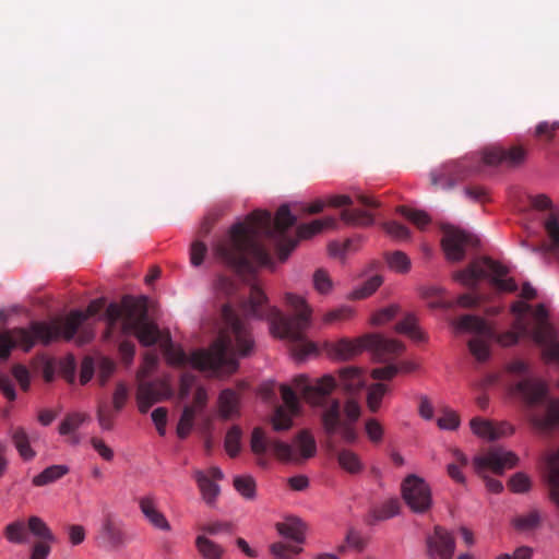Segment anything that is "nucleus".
<instances>
[{
	"label": "nucleus",
	"mask_w": 559,
	"mask_h": 559,
	"mask_svg": "<svg viewBox=\"0 0 559 559\" xmlns=\"http://www.w3.org/2000/svg\"><path fill=\"white\" fill-rule=\"evenodd\" d=\"M297 222L288 205H281L273 218L267 211L255 210L243 222L234 224L228 235L213 243L214 257L238 273L254 271V266H272L273 260L263 240L274 242L278 259L285 261L300 239H308L324 229L337 226L334 217L314 219L297 227V238L288 229Z\"/></svg>",
	"instance_id": "1"
},
{
	"label": "nucleus",
	"mask_w": 559,
	"mask_h": 559,
	"mask_svg": "<svg viewBox=\"0 0 559 559\" xmlns=\"http://www.w3.org/2000/svg\"><path fill=\"white\" fill-rule=\"evenodd\" d=\"M224 326L209 349H198L188 355L169 337L160 347L169 365L185 367L191 365L200 371L214 374L233 373L238 369L239 356H247L253 348V338L247 321L237 316L231 304L222 306Z\"/></svg>",
	"instance_id": "2"
},
{
	"label": "nucleus",
	"mask_w": 559,
	"mask_h": 559,
	"mask_svg": "<svg viewBox=\"0 0 559 559\" xmlns=\"http://www.w3.org/2000/svg\"><path fill=\"white\" fill-rule=\"evenodd\" d=\"M285 300L295 311L292 317L284 316L276 308L267 307L265 294L260 287L252 285L249 300L243 305V312L247 317L269 319L273 334L289 342L290 350L297 359L317 354L316 344L306 337V331L311 322L312 309L305 298L292 293L285 295Z\"/></svg>",
	"instance_id": "3"
},
{
	"label": "nucleus",
	"mask_w": 559,
	"mask_h": 559,
	"mask_svg": "<svg viewBox=\"0 0 559 559\" xmlns=\"http://www.w3.org/2000/svg\"><path fill=\"white\" fill-rule=\"evenodd\" d=\"M293 384L308 404L322 409L320 419L328 437L340 433L347 443L356 441L354 425L360 417V406L352 399L342 406L340 400L331 397L337 385L334 377L325 374L312 382L307 376L299 374L294 378Z\"/></svg>",
	"instance_id": "4"
},
{
	"label": "nucleus",
	"mask_w": 559,
	"mask_h": 559,
	"mask_svg": "<svg viewBox=\"0 0 559 559\" xmlns=\"http://www.w3.org/2000/svg\"><path fill=\"white\" fill-rule=\"evenodd\" d=\"M104 306L103 300H93L87 306L86 311L74 310L67 317L57 318L49 323L34 321L28 329L14 328L0 331V358L8 359L11 350L16 346L28 352L36 341L48 345L59 338L72 340L87 318L98 314Z\"/></svg>",
	"instance_id": "5"
},
{
	"label": "nucleus",
	"mask_w": 559,
	"mask_h": 559,
	"mask_svg": "<svg viewBox=\"0 0 559 559\" xmlns=\"http://www.w3.org/2000/svg\"><path fill=\"white\" fill-rule=\"evenodd\" d=\"M526 157V152L521 146H512L509 150L499 146L485 147L476 162L473 157H465L459 160H451L442 164L430 173L431 185L440 189H452L460 181L469 176L480 173L484 166L506 165L516 167Z\"/></svg>",
	"instance_id": "6"
},
{
	"label": "nucleus",
	"mask_w": 559,
	"mask_h": 559,
	"mask_svg": "<svg viewBox=\"0 0 559 559\" xmlns=\"http://www.w3.org/2000/svg\"><path fill=\"white\" fill-rule=\"evenodd\" d=\"M530 306L522 301L512 305L511 311L515 316L512 330L498 334L484 319L472 314H465L459 318L456 326L459 330L472 332L475 335L468 342V348L472 355L478 361H485L489 357L490 342H497L503 346H511L519 342L521 337L531 335L530 323L525 317Z\"/></svg>",
	"instance_id": "7"
},
{
	"label": "nucleus",
	"mask_w": 559,
	"mask_h": 559,
	"mask_svg": "<svg viewBox=\"0 0 559 559\" xmlns=\"http://www.w3.org/2000/svg\"><path fill=\"white\" fill-rule=\"evenodd\" d=\"M109 328L118 322L124 335L134 334L143 346L154 345L159 338V330L150 321L146 298L124 296L120 304L111 302L106 309Z\"/></svg>",
	"instance_id": "8"
},
{
	"label": "nucleus",
	"mask_w": 559,
	"mask_h": 559,
	"mask_svg": "<svg viewBox=\"0 0 559 559\" xmlns=\"http://www.w3.org/2000/svg\"><path fill=\"white\" fill-rule=\"evenodd\" d=\"M294 445L283 442L277 439H269L262 428L255 427L252 430L250 439V448L255 455V463L262 468L270 466V460L266 452L271 449L280 461L300 463L306 461L317 453V443L313 436L308 430H301L294 438Z\"/></svg>",
	"instance_id": "9"
},
{
	"label": "nucleus",
	"mask_w": 559,
	"mask_h": 559,
	"mask_svg": "<svg viewBox=\"0 0 559 559\" xmlns=\"http://www.w3.org/2000/svg\"><path fill=\"white\" fill-rule=\"evenodd\" d=\"M515 391L530 408L545 406L543 414L537 411L530 414V421L537 430L548 432L559 427V400L547 396V386L543 381L525 378L516 383Z\"/></svg>",
	"instance_id": "10"
},
{
	"label": "nucleus",
	"mask_w": 559,
	"mask_h": 559,
	"mask_svg": "<svg viewBox=\"0 0 559 559\" xmlns=\"http://www.w3.org/2000/svg\"><path fill=\"white\" fill-rule=\"evenodd\" d=\"M364 349L373 352L379 360L388 361L402 354L404 345L380 334H367L357 340L342 338L330 345L329 353L334 358L347 360Z\"/></svg>",
	"instance_id": "11"
},
{
	"label": "nucleus",
	"mask_w": 559,
	"mask_h": 559,
	"mask_svg": "<svg viewBox=\"0 0 559 559\" xmlns=\"http://www.w3.org/2000/svg\"><path fill=\"white\" fill-rule=\"evenodd\" d=\"M508 273L507 266L485 257L473 260L466 269L456 272L454 280L468 288H475L479 280L489 278L490 284L499 292L514 293L518 285L513 278L506 277Z\"/></svg>",
	"instance_id": "12"
},
{
	"label": "nucleus",
	"mask_w": 559,
	"mask_h": 559,
	"mask_svg": "<svg viewBox=\"0 0 559 559\" xmlns=\"http://www.w3.org/2000/svg\"><path fill=\"white\" fill-rule=\"evenodd\" d=\"M519 459L515 453L507 451L502 448H492L487 453L478 455L474 459V469L486 484V488L493 493H499L503 489L500 480L491 478L487 475L488 472L501 475L507 468H512L516 465Z\"/></svg>",
	"instance_id": "13"
},
{
	"label": "nucleus",
	"mask_w": 559,
	"mask_h": 559,
	"mask_svg": "<svg viewBox=\"0 0 559 559\" xmlns=\"http://www.w3.org/2000/svg\"><path fill=\"white\" fill-rule=\"evenodd\" d=\"M531 204L538 211L549 210V213L544 217L543 222L549 243L528 246L526 241H523L522 245L530 248L533 252L559 253V213L554 210L551 200L545 194L533 197Z\"/></svg>",
	"instance_id": "14"
},
{
	"label": "nucleus",
	"mask_w": 559,
	"mask_h": 559,
	"mask_svg": "<svg viewBox=\"0 0 559 559\" xmlns=\"http://www.w3.org/2000/svg\"><path fill=\"white\" fill-rule=\"evenodd\" d=\"M402 496L405 503L415 513L428 511L432 503L428 484L416 475L407 476L402 483Z\"/></svg>",
	"instance_id": "15"
},
{
	"label": "nucleus",
	"mask_w": 559,
	"mask_h": 559,
	"mask_svg": "<svg viewBox=\"0 0 559 559\" xmlns=\"http://www.w3.org/2000/svg\"><path fill=\"white\" fill-rule=\"evenodd\" d=\"M443 237L441 245L448 260L457 262L464 259L467 248L478 245V239L473 235L454 226H442Z\"/></svg>",
	"instance_id": "16"
},
{
	"label": "nucleus",
	"mask_w": 559,
	"mask_h": 559,
	"mask_svg": "<svg viewBox=\"0 0 559 559\" xmlns=\"http://www.w3.org/2000/svg\"><path fill=\"white\" fill-rule=\"evenodd\" d=\"M284 406H277L272 416V426L275 431H285L293 426V416L299 411V401L292 386L282 384L280 386Z\"/></svg>",
	"instance_id": "17"
},
{
	"label": "nucleus",
	"mask_w": 559,
	"mask_h": 559,
	"mask_svg": "<svg viewBox=\"0 0 559 559\" xmlns=\"http://www.w3.org/2000/svg\"><path fill=\"white\" fill-rule=\"evenodd\" d=\"M170 393V388L165 381H144V378H140L136 391L139 411L146 413L155 403L168 397Z\"/></svg>",
	"instance_id": "18"
},
{
	"label": "nucleus",
	"mask_w": 559,
	"mask_h": 559,
	"mask_svg": "<svg viewBox=\"0 0 559 559\" xmlns=\"http://www.w3.org/2000/svg\"><path fill=\"white\" fill-rule=\"evenodd\" d=\"M427 552L430 559H452L455 540L451 533L437 525L433 533L427 537Z\"/></svg>",
	"instance_id": "19"
},
{
	"label": "nucleus",
	"mask_w": 559,
	"mask_h": 559,
	"mask_svg": "<svg viewBox=\"0 0 559 559\" xmlns=\"http://www.w3.org/2000/svg\"><path fill=\"white\" fill-rule=\"evenodd\" d=\"M98 540L103 547L110 550H117L126 546L127 535L111 515H107L103 520Z\"/></svg>",
	"instance_id": "20"
},
{
	"label": "nucleus",
	"mask_w": 559,
	"mask_h": 559,
	"mask_svg": "<svg viewBox=\"0 0 559 559\" xmlns=\"http://www.w3.org/2000/svg\"><path fill=\"white\" fill-rule=\"evenodd\" d=\"M471 429L476 436L488 440H497L513 432V428L508 423L493 424L479 417L471 420Z\"/></svg>",
	"instance_id": "21"
},
{
	"label": "nucleus",
	"mask_w": 559,
	"mask_h": 559,
	"mask_svg": "<svg viewBox=\"0 0 559 559\" xmlns=\"http://www.w3.org/2000/svg\"><path fill=\"white\" fill-rule=\"evenodd\" d=\"M139 507L151 525L160 531H170V524L168 520L157 509L156 501L152 496L142 497L139 500Z\"/></svg>",
	"instance_id": "22"
},
{
	"label": "nucleus",
	"mask_w": 559,
	"mask_h": 559,
	"mask_svg": "<svg viewBox=\"0 0 559 559\" xmlns=\"http://www.w3.org/2000/svg\"><path fill=\"white\" fill-rule=\"evenodd\" d=\"M400 511V502L396 498H390L380 506L372 507L365 521L368 525H374L380 521H384L395 516Z\"/></svg>",
	"instance_id": "23"
},
{
	"label": "nucleus",
	"mask_w": 559,
	"mask_h": 559,
	"mask_svg": "<svg viewBox=\"0 0 559 559\" xmlns=\"http://www.w3.org/2000/svg\"><path fill=\"white\" fill-rule=\"evenodd\" d=\"M276 530L280 535L296 543H304L305 540L306 526L297 518H287L284 522L277 523Z\"/></svg>",
	"instance_id": "24"
},
{
	"label": "nucleus",
	"mask_w": 559,
	"mask_h": 559,
	"mask_svg": "<svg viewBox=\"0 0 559 559\" xmlns=\"http://www.w3.org/2000/svg\"><path fill=\"white\" fill-rule=\"evenodd\" d=\"M193 476L204 501L212 504L219 493V486L200 469L194 471Z\"/></svg>",
	"instance_id": "25"
},
{
	"label": "nucleus",
	"mask_w": 559,
	"mask_h": 559,
	"mask_svg": "<svg viewBox=\"0 0 559 559\" xmlns=\"http://www.w3.org/2000/svg\"><path fill=\"white\" fill-rule=\"evenodd\" d=\"M238 395L230 389L223 390L219 394V414L224 419H230L238 415Z\"/></svg>",
	"instance_id": "26"
},
{
	"label": "nucleus",
	"mask_w": 559,
	"mask_h": 559,
	"mask_svg": "<svg viewBox=\"0 0 559 559\" xmlns=\"http://www.w3.org/2000/svg\"><path fill=\"white\" fill-rule=\"evenodd\" d=\"M340 384L346 392L356 393L364 385V377L356 368H344L340 372Z\"/></svg>",
	"instance_id": "27"
},
{
	"label": "nucleus",
	"mask_w": 559,
	"mask_h": 559,
	"mask_svg": "<svg viewBox=\"0 0 559 559\" xmlns=\"http://www.w3.org/2000/svg\"><path fill=\"white\" fill-rule=\"evenodd\" d=\"M69 473V467L67 465H51L46 467L41 473L36 475L32 483L34 486L43 487L49 484L57 481L62 478L64 475Z\"/></svg>",
	"instance_id": "28"
},
{
	"label": "nucleus",
	"mask_w": 559,
	"mask_h": 559,
	"mask_svg": "<svg viewBox=\"0 0 559 559\" xmlns=\"http://www.w3.org/2000/svg\"><path fill=\"white\" fill-rule=\"evenodd\" d=\"M536 317L538 318V323L534 330H531L528 337H532L538 344L546 345L550 343V328L545 322L546 310L543 305L537 307Z\"/></svg>",
	"instance_id": "29"
},
{
	"label": "nucleus",
	"mask_w": 559,
	"mask_h": 559,
	"mask_svg": "<svg viewBox=\"0 0 559 559\" xmlns=\"http://www.w3.org/2000/svg\"><path fill=\"white\" fill-rule=\"evenodd\" d=\"M3 535L11 544H25L28 540V532L26 524L22 520L9 523L4 530Z\"/></svg>",
	"instance_id": "30"
},
{
	"label": "nucleus",
	"mask_w": 559,
	"mask_h": 559,
	"mask_svg": "<svg viewBox=\"0 0 559 559\" xmlns=\"http://www.w3.org/2000/svg\"><path fill=\"white\" fill-rule=\"evenodd\" d=\"M340 466L349 474H358L364 469L359 456L352 450L343 449L336 453Z\"/></svg>",
	"instance_id": "31"
},
{
	"label": "nucleus",
	"mask_w": 559,
	"mask_h": 559,
	"mask_svg": "<svg viewBox=\"0 0 559 559\" xmlns=\"http://www.w3.org/2000/svg\"><path fill=\"white\" fill-rule=\"evenodd\" d=\"M341 218L344 223L355 226H371L374 222L373 216L362 210H343L341 212Z\"/></svg>",
	"instance_id": "32"
},
{
	"label": "nucleus",
	"mask_w": 559,
	"mask_h": 559,
	"mask_svg": "<svg viewBox=\"0 0 559 559\" xmlns=\"http://www.w3.org/2000/svg\"><path fill=\"white\" fill-rule=\"evenodd\" d=\"M195 545L204 559H222L224 555L223 547L203 535L197 537Z\"/></svg>",
	"instance_id": "33"
},
{
	"label": "nucleus",
	"mask_w": 559,
	"mask_h": 559,
	"mask_svg": "<svg viewBox=\"0 0 559 559\" xmlns=\"http://www.w3.org/2000/svg\"><path fill=\"white\" fill-rule=\"evenodd\" d=\"M12 440L20 455L24 460L28 461L35 456V452L29 444V438L23 428H16L12 432Z\"/></svg>",
	"instance_id": "34"
},
{
	"label": "nucleus",
	"mask_w": 559,
	"mask_h": 559,
	"mask_svg": "<svg viewBox=\"0 0 559 559\" xmlns=\"http://www.w3.org/2000/svg\"><path fill=\"white\" fill-rule=\"evenodd\" d=\"M27 532L44 542H53L55 536L47 524L38 516H31L27 522Z\"/></svg>",
	"instance_id": "35"
},
{
	"label": "nucleus",
	"mask_w": 559,
	"mask_h": 559,
	"mask_svg": "<svg viewBox=\"0 0 559 559\" xmlns=\"http://www.w3.org/2000/svg\"><path fill=\"white\" fill-rule=\"evenodd\" d=\"M396 332L403 333L416 341L424 340V335L418 329L417 319L414 314L408 313L401 322L395 326Z\"/></svg>",
	"instance_id": "36"
},
{
	"label": "nucleus",
	"mask_w": 559,
	"mask_h": 559,
	"mask_svg": "<svg viewBox=\"0 0 559 559\" xmlns=\"http://www.w3.org/2000/svg\"><path fill=\"white\" fill-rule=\"evenodd\" d=\"M242 431L240 427L233 426L226 433L224 445L230 457H236L240 452Z\"/></svg>",
	"instance_id": "37"
},
{
	"label": "nucleus",
	"mask_w": 559,
	"mask_h": 559,
	"mask_svg": "<svg viewBox=\"0 0 559 559\" xmlns=\"http://www.w3.org/2000/svg\"><path fill=\"white\" fill-rule=\"evenodd\" d=\"M195 408L194 406H185L181 417L179 419L178 426H177V435L180 439H185L190 433L193 420L195 417Z\"/></svg>",
	"instance_id": "38"
},
{
	"label": "nucleus",
	"mask_w": 559,
	"mask_h": 559,
	"mask_svg": "<svg viewBox=\"0 0 559 559\" xmlns=\"http://www.w3.org/2000/svg\"><path fill=\"white\" fill-rule=\"evenodd\" d=\"M235 489L246 499H253L255 497V480L252 476H237L234 479Z\"/></svg>",
	"instance_id": "39"
},
{
	"label": "nucleus",
	"mask_w": 559,
	"mask_h": 559,
	"mask_svg": "<svg viewBox=\"0 0 559 559\" xmlns=\"http://www.w3.org/2000/svg\"><path fill=\"white\" fill-rule=\"evenodd\" d=\"M86 414L71 413L66 416L59 426V433L62 436L74 432L87 419Z\"/></svg>",
	"instance_id": "40"
},
{
	"label": "nucleus",
	"mask_w": 559,
	"mask_h": 559,
	"mask_svg": "<svg viewBox=\"0 0 559 559\" xmlns=\"http://www.w3.org/2000/svg\"><path fill=\"white\" fill-rule=\"evenodd\" d=\"M389 392V386L384 383H374L368 390L367 404L371 412H377L380 407L382 397Z\"/></svg>",
	"instance_id": "41"
},
{
	"label": "nucleus",
	"mask_w": 559,
	"mask_h": 559,
	"mask_svg": "<svg viewBox=\"0 0 559 559\" xmlns=\"http://www.w3.org/2000/svg\"><path fill=\"white\" fill-rule=\"evenodd\" d=\"M397 211L419 229H424L431 221L428 214L424 211L413 210L406 206H400Z\"/></svg>",
	"instance_id": "42"
},
{
	"label": "nucleus",
	"mask_w": 559,
	"mask_h": 559,
	"mask_svg": "<svg viewBox=\"0 0 559 559\" xmlns=\"http://www.w3.org/2000/svg\"><path fill=\"white\" fill-rule=\"evenodd\" d=\"M389 266L400 273H405L411 269V260L402 251H394L385 255Z\"/></svg>",
	"instance_id": "43"
},
{
	"label": "nucleus",
	"mask_w": 559,
	"mask_h": 559,
	"mask_svg": "<svg viewBox=\"0 0 559 559\" xmlns=\"http://www.w3.org/2000/svg\"><path fill=\"white\" fill-rule=\"evenodd\" d=\"M558 130L559 121H542L536 126L534 136L549 143L554 140Z\"/></svg>",
	"instance_id": "44"
},
{
	"label": "nucleus",
	"mask_w": 559,
	"mask_h": 559,
	"mask_svg": "<svg viewBox=\"0 0 559 559\" xmlns=\"http://www.w3.org/2000/svg\"><path fill=\"white\" fill-rule=\"evenodd\" d=\"M215 290L218 295L233 297L238 290V283L225 275H219L215 282Z\"/></svg>",
	"instance_id": "45"
},
{
	"label": "nucleus",
	"mask_w": 559,
	"mask_h": 559,
	"mask_svg": "<svg viewBox=\"0 0 559 559\" xmlns=\"http://www.w3.org/2000/svg\"><path fill=\"white\" fill-rule=\"evenodd\" d=\"M271 554L277 559H294L301 552L300 547L289 546L284 543H274L270 546Z\"/></svg>",
	"instance_id": "46"
},
{
	"label": "nucleus",
	"mask_w": 559,
	"mask_h": 559,
	"mask_svg": "<svg viewBox=\"0 0 559 559\" xmlns=\"http://www.w3.org/2000/svg\"><path fill=\"white\" fill-rule=\"evenodd\" d=\"M382 284V277L379 275H374L366 281L360 288L354 292V297L357 299H362L370 296L374 293L378 287Z\"/></svg>",
	"instance_id": "47"
},
{
	"label": "nucleus",
	"mask_w": 559,
	"mask_h": 559,
	"mask_svg": "<svg viewBox=\"0 0 559 559\" xmlns=\"http://www.w3.org/2000/svg\"><path fill=\"white\" fill-rule=\"evenodd\" d=\"M383 229L386 234L396 240H407L411 237L409 229L397 222H389L383 224Z\"/></svg>",
	"instance_id": "48"
},
{
	"label": "nucleus",
	"mask_w": 559,
	"mask_h": 559,
	"mask_svg": "<svg viewBox=\"0 0 559 559\" xmlns=\"http://www.w3.org/2000/svg\"><path fill=\"white\" fill-rule=\"evenodd\" d=\"M114 417L115 412L107 403H103L98 406L97 419L104 430H110L114 427Z\"/></svg>",
	"instance_id": "49"
},
{
	"label": "nucleus",
	"mask_w": 559,
	"mask_h": 559,
	"mask_svg": "<svg viewBox=\"0 0 559 559\" xmlns=\"http://www.w3.org/2000/svg\"><path fill=\"white\" fill-rule=\"evenodd\" d=\"M399 312V307L396 305H391L383 309L377 311L371 319V323L374 325H382L386 322L393 320Z\"/></svg>",
	"instance_id": "50"
},
{
	"label": "nucleus",
	"mask_w": 559,
	"mask_h": 559,
	"mask_svg": "<svg viewBox=\"0 0 559 559\" xmlns=\"http://www.w3.org/2000/svg\"><path fill=\"white\" fill-rule=\"evenodd\" d=\"M313 286L320 294H328L332 289V281L324 270H317L313 274Z\"/></svg>",
	"instance_id": "51"
},
{
	"label": "nucleus",
	"mask_w": 559,
	"mask_h": 559,
	"mask_svg": "<svg viewBox=\"0 0 559 559\" xmlns=\"http://www.w3.org/2000/svg\"><path fill=\"white\" fill-rule=\"evenodd\" d=\"M508 486L511 491L522 493L530 489L531 483L525 474L516 473L510 478Z\"/></svg>",
	"instance_id": "52"
},
{
	"label": "nucleus",
	"mask_w": 559,
	"mask_h": 559,
	"mask_svg": "<svg viewBox=\"0 0 559 559\" xmlns=\"http://www.w3.org/2000/svg\"><path fill=\"white\" fill-rule=\"evenodd\" d=\"M365 430L371 442L378 443L383 438V427L377 419H368L365 425Z\"/></svg>",
	"instance_id": "53"
},
{
	"label": "nucleus",
	"mask_w": 559,
	"mask_h": 559,
	"mask_svg": "<svg viewBox=\"0 0 559 559\" xmlns=\"http://www.w3.org/2000/svg\"><path fill=\"white\" fill-rule=\"evenodd\" d=\"M353 316V310L348 307H341L334 310L329 311L324 318L323 321L325 323H335L348 320Z\"/></svg>",
	"instance_id": "54"
},
{
	"label": "nucleus",
	"mask_w": 559,
	"mask_h": 559,
	"mask_svg": "<svg viewBox=\"0 0 559 559\" xmlns=\"http://www.w3.org/2000/svg\"><path fill=\"white\" fill-rule=\"evenodd\" d=\"M207 252V248L205 243L202 241H194L191 245L190 249V262L193 266H200L204 260V257Z\"/></svg>",
	"instance_id": "55"
},
{
	"label": "nucleus",
	"mask_w": 559,
	"mask_h": 559,
	"mask_svg": "<svg viewBox=\"0 0 559 559\" xmlns=\"http://www.w3.org/2000/svg\"><path fill=\"white\" fill-rule=\"evenodd\" d=\"M168 412L165 407H157L152 412V420L159 436H165Z\"/></svg>",
	"instance_id": "56"
},
{
	"label": "nucleus",
	"mask_w": 559,
	"mask_h": 559,
	"mask_svg": "<svg viewBox=\"0 0 559 559\" xmlns=\"http://www.w3.org/2000/svg\"><path fill=\"white\" fill-rule=\"evenodd\" d=\"M197 382L195 374L191 372H183L180 377V386H179V395L181 399L188 397L191 389L194 386Z\"/></svg>",
	"instance_id": "57"
},
{
	"label": "nucleus",
	"mask_w": 559,
	"mask_h": 559,
	"mask_svg": "<svg viewBox=\"0 0 559 559\" xmlns=\"http://www.w3.org/2000/svg\"><path fill=\"white\" fill-rule=\"evenodd\" d=\"M357 241L353 239H347L345 242H331L329 245V251L332 255H340L343 257L345 253H347L352 249H356Z\"/></svg>",
	"instance_id": "58"
},
{
	"label": "nucleus",
	"mask_w": 559,
	"mask_h": 559,
	"mask_svg": "<svg viewBox=\"0 0 559 559\" xmlns=\"http://www.w3.org/2000/svg\"><path fill=\"white\" fill-rule=\"evenodd\" d=\"M128 400V388L123 383H119L114 392L112 403L115 412H119L123 408Z\"/></svg>",
	"instance_id": "59"
},
{
	"label": "nucleus",
	"mask_w": 559,
	"mask_h": 559,
	"mask_svg": "<svg viewBox=\"0 0 559 559\" xmlns=\"http://www.w3.org/2000/svg\"><path fill=\"white\" fill-rule=\"evenodd\" d=\"M460 419L454 412H447L438 419V426L441 429L454 430L459 427Z\"/></svg>",
	"instance_id": "60"
},
{
	"label": "nucleus",
	"mask_w": 559,
	"mask_h": 559,
	"mask_svg": "<svg viewBox=\"0 0 559 559\" xmlns=\"http://www.w3.org/2000/svg\"><path fill=\"white\" fill-rule=\"evenodd\" d=\"M115 371V364L108 359L103 358L99 364L98 379L102 385H104Z\"/></svg>",
	"instance_id": "61"
},
{
	"label": "nucleus",
	"mask_w": 559,
	"mask_h": 559,
	"mask_svg": "<svg viewBox=\"0 0 559 559\" xmlns=\"http://www.w3.org/2000/svg\"><path fill=\"white\" fill-rule=\"evenodd\" d=\"M399 372L396 365H388L372 370L371 376L376 380H390Z\"/></svg>",
	"instance_id": "62"
},
{
	"label": "nucleus",
	"mask_w": 559,
	"mask_h": 559,
	"mask_svg": "<svg viewBox=\"0 0 559 559\" xmlns=\"http://www.w3.org/2000/svg\"><path fill=\"white\" fill-rule=\"evenodd\" d=\"M158 362V356L155 353H146L144 356V364L139 371V378H146L154 370Z\"/></svg>",
	"instance_id": "63"
},
{
	"label": "nucleus",
	"mask_w": 559,
	"mask_h": 559,
	"mask_svg": "<svg viewBox=\"0 0 559 559\" xmlns=\"http://www.w3.org/2000/svg\"><path fill=\"white\" fill-rule=\"evenodd\" d=\"M539 522V516L536 512H532L525 516L515 519L514 525L520 530H530L535 527Z\"/></svg>",
	"instance_id": "64"
}]
</instances>
